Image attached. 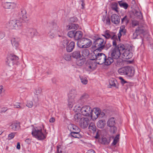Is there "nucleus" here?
Here are the masks:
<instances>
[{"label": "nucleus", "mask_w": 153, "mask_h": 153, "mask_svg": "<svg viewBox=\"0 0 153 153\" xmlns=\"http://www.w3.org/2000/svg\"><path fill=\"white\" fill-rule=\"evenodd\" d=\"M71 55H70L69 54L65 53L64 55L63 58L66 60L69 61L71 60Z\"/></svg>", "instance_id": "43"}, {"label": "nucleus", "mask_w": 153, "mask_h": 153, "mask_svg": "<svg viewBox=\"0 0 153 153\" xmlns=\"http://www.w3.org/2000/svg\"><path fill=\"white\" fill-rule=\"evenodd\" d=\"M19 126V123L16 122H13L10 126L11 128L14 131H16L18 128V127Z\"/></svg>", "instance_id": "36"}, {"label": "nucleus", "mask_w": 153, "mask_h": 153, "mask_svg": "<svg viewBox=\"0 0 153 153\" xmlns=\"http://www.w3.org/2000/svg\"><path fill=\"white\" fill-rule=\"evenodd\" d=\"M25 30L23 31L24 33L25 32L30 33L31 34L30 36L31 37H33V36L34 35V33L36 31L35 30L32 28H27Z\"/></svg>", "instance_id": "33"}, {"label": "nucleus", "mask_w": 153, "mask_h": 153, "mask_svg": "<svg viewBox=\"0 0 153 153\" xmlns=\"http://www.w3.org/2000/svg\"><path fill=\"white\" fill-rule=\"evenodd\" d=\"M100 131H97L96 133V135L95 136V138L96 139H98L100 137Z\"/></svg>", "instance_id": "63"}, {"label": "nucleus", "mask_w": 153, "mask_h": 153, "mask_svg": "<svg viewBox=\"0 0 153 153\" xmlns=\"http://www.w3.org/2000/svg\"><path fill=\"white\" fill-rule=\"evenodd\" d=\"M18 59V57L15 55L12 54L10 55L7 57L6 64L9 66H12Z\"/></svg>", "instance_id": "8"}, {"label": "nucleus", "mask_w": 153, "mask_h": 153, "mask_svg": "<svg viewBox=\"0 0 153 153\" xmlns=\"http://www.w3.org/2000/svg\"><path fill=\"white\" fill-rule=\"evenodd\" d=\"M111 22L115 24H118L120 22V20H111Z\"/></svg>", "instance_id": "60"}, {"label": "nucleus", "mask_w": 153, "mask_h": 153, "mask_svg": "<svg viewBox=\"0 0 153 153\" xmlns=\"http://www.w3.org/2000/svg\"><path fill=\"white\" fill-rule=\"evenodd\" d=\"M81 53L83 56L86 57L89 54V51L88 49H84L82 51Z\"/></svg>", "instance_id": "41"}, {"label": "nucleus", "mask_w": 153, "mask_h": 153, "mask_svg": "<svg viewBox=\"0 0 153 153\" xmlns=\"http://www.w3.org/2000/svg\"><path fill=\"white\" fill-rule=\"evenodd\" d=\"M85 60V58L80 57L77 60L76 64L79 66H81L84 63Z\"/></svg>", "instance_id": "31"}, {"label": "nucleus", "mask_w": 153, "mask_h": 153, "mask_svg": "<svg viewBox=\"0 0 153 153\" xmlns=\"http://www.w3.org/2000/svg\"><path fill=\"white\" fill-rule=\"evenodd\" d=\"M42 93V89L41 88L38 87L36 88L34 91L35 95L40 96V95Z\"/></svg>", "instance_id": "42"}, {"label": "nucleus", "mask_w": 153, "mask_h": 153, "mask_svg": "<svg viewBox=\"0 0 153 153\" xmlns=\"http://www.w3.org/2000/svg\"><path fill=\"white\" fill-rule=\"evenodd\" d=\"M67 29L68 30L70 29H75L78 27V25L74 23H72L67 26Z\"/></svg>", "instance_id": "34"}, {"label": "nucleus", "mask_w": 153, "mask_h": 153, "mask_svg": "<svg viewBox=\"0 0 153 153\" xmlns=\"http://www.w3.org/2000/svg\"><path fill=\"white\" fill-rule=\"evenodd\" d=\"M86 153H96L95 152L93 149H91L88 150Z\"/></svg>", "instance_id": "64"}, {"label": "nucleus", "mask_w": 153, "mask_h": 153, "mask_svg": "<svg viewBox=\"0 0 153 153\" xmlns=\"http://www.w3.org/2000/svg\"><path fill=\"white\" fill-rule=\"evenodd\" d=\"M5 90L3 86L2 85H0V96L2 97L3 96V93L4 92Z\"/></svg>", "instance_id": "53"}, {"label": "nucleus", "mask_w": 153, "mask_h": 153, "mask_svg": "<svg viewBox=\"0 0 153 153\" xmlns=\"http://www.w3.org/2000/svg\"><path fill=\"white\" fill-rule=\"evenodd\" d=\"M123 58L126 59H129L132 56V53L131 50L128 48L126 49L123 53Z\"/></svg>", "instance_id": "14"}, {"label": "nucleus", "mask_w": 153, "mask_h": 153, "mask_svg": "<svg viewBox=\"0 0 153 153\" xmlns=\"http://www.w3.org/2000/svg\"><path fill=\"white\" fill-rule=\"evenodd\" d=\"M89 123V120L88 118L82 117L79 124L81 128L84 129L87 127Z\"/></svg>", "instance_id": "10"}, {"label": "nucleus", "mask_w": 153, "mask_h": 153, "mask_svg": "<svg viewBox=\"0 0 153 153\" xmlns=\"http://www.w3.org/2000/svg\"><path fill=\"white\" fill-rule=\"evenodd\" d=\"M15 22L17 28L21 26L25 21L24 20H16Z\"/></svg>", "instance_id": "39"}, {"label": "nucleus", "mask_w": 153, "mask_h": 153, "mask_svg": "<svg viewBox=\"0 0 153 153\" xmlns=\"http://www.w3.org/2000/svg\"><path fill=\"white\" fill-rule=\"evenodd\" d=\"M56 153H64L61 146H57Z\"/></svg>", "instance_id": "50"}, {"label": "nucleus", "mask_w": 153, "mask_h": 153, "mask_svg": "<svg viewBox=\"0 0 153 153\" xmlns=\"http://www.w3.org/2000/svg\"><path fill=\"white\" fill-rule=\"evenodd\" d=\"M42 131V129L40 127H34L33 128L32 134L35 138L39 140H43L46 137Z\"/></svg>", "instance_id": "3"}, {"label": "nucleus", "mask_w": 153, "mask_h": 153, "mask_svg": "<svg viewBox=\"0 0 153 153\" xmlns=\"http://www.w3.org/2000/svg\"><path fill=\"white\" fill-rule=\"evenodd\" d=\"M99 141L102 144L108 145L110 143V139L109 138L102 137L100 139Z\"/></svg>", "instance_id": "24"}, {"label": "nucleus", "mask_w": 153, "mask_h": 153, "mask_svg": "<svg viewBox=\"0 0 153 153\" xmlns=\"http://www.w3.org/2000/svg\"><path fill=\"white\" fill-rule=\"evenodd\" d=\"M71 56L73 58L76 59H78L80 57H81L80 51H74L71 53Z\"/></svg>", "instance_id": "26"}, {"label": "nucleus", "mask_w": 153, "mask_h": 153, "mask_svg": "<svg viewBox=\"0 0 153 153\" xmlns=\"http://www.w3.org/2000/svg\"><path fill=\"white\" fill-rule=\"evenodd\" d=\"M120 54V52L115 48L111 51V56L114 59H117L119 58Z\"/></svg>", "instance_id": "11"}, {"label": "nucleus", "mask_w": 153, "mask_h": 153, "mask_svg": "<svg viewBox=\"0 0 153 153\" xmlns=\"http://www.w3.org/2000/svg\"><path fill=\"white\" fill-rule=\"evenodd\" d=\"M86 68L89 70L91 69H93L94 68L93 65L92 63L90 62L89 64H88L87 63L86 64Z\"/></svg>", "instance_id": "51"}, {"label": "nucleus", "mask_w": 153, "mask_h": 153, "mask_svg": "<svg viewBox=\"0 0 153 153\" xmlns=\"http://www.w3.org/2000/svg\"><path fill=\"white\" fill-rule=\"evenodd\" d=\"M16 134V133L15 132H12L9 134L8 137V140H10L13 139L14 137Z\"/></svg>", "instance_id": "54"}, {"label": "nucleus", "mask_w": 153, "mask_h": 153, "mask_svg": "<svg viewBox=\"0 0 153 153\" xmlns=\"http://www.w3.org/2000/svg\"><path fill=\"white\" fill-rule=\"evenodd\" d=\"M5 34L4 32L2 31H0V40L3 39L5 36Z\"/></svg>", "instance_id": "58"}, {"label": "nucleus", "mask_w": 153, "mask_h": 153, "mask_svg": "<svg viewBox=\"0 0 153 153\" xmlns=\"http://www.w3.org/2000/svg\"><path fill=\"white\" fill-rule=\"evenodd\" d=\"M99 111V108H96L95 109V110L94 111V113L92 112H91V114H90L91 118L93 120H95L98 117V115H99V112H98Z\"/></svg>", "instance_id": "23"}, {"label": "nucleus", "mask_w": 153, "mask_h": 153, "mask_svg": "<svg viewBox=\"0 0 153 153\" xmlns=\"http://www.w3.org/2000/svg\"><path fill=\"white\" fill-rule=\"evenodd\" d=\"M80 131V130H78V131H72L70 134L72 137L74 138H80L82 137L81 135L79 133Z\"/></svg>", "instance_id": "22"}, {"label": "nucleus", "mask_w": 153, "mask_h": 153, "mask_svg": "<svg viewBox=\"0 0 153 153\" xmlns=\"http://www.w3.org/2000/svg\"><path fill=\"white\" fill-rule=\"evenodd\" d=\"M94 47L96 50L101 51L105 47V42H104V39L99 38L97 39L94 42Z\"/></svg>", "instance_id": "5"}, {"label": "nucleus", "mask_w": 153, "mask_h": 153, "mask_svg": "<svg viewBox=\"0 0 153 153\" xmlns=\"http://www.w3.org/2000/svg\"><path fill=\"white\" fill-rule=\"evenodd\" d=\"M118 73L121 75H126L129 76H132L134 73L133 68L126 66L118 70Z\"/></svg>", "instance_id": "2"}, {"label": "nucleus", "mask_w": 153, "mask_h": 153, "mask_svg": "<svg viewBox=\"0 0 153 153\" xmlns=\"http://www.w3.org/2000/svg\"><path fill=\"white\" fill-rule=\"evenodd\" d=\"M115 124V119L114 117L110 118L108 120L107 123V126L110 127H113Z\"/></svg>", "instance_id": "27"}, {"label": "nucleus", "mask_w": 153, "mask_h": 153, "mask_svg": "<svg viewBox=\"0 0 153 153\" xmlns=\"http://www.w3.org/2000/svg\"><path fill=\"white\" fill-rule=\"evenodd\" d=\"M130 18L133 19H142L143 16L140 12L135 11L134 13V12L130 13Z\"/></svg>", "instance_id": "12"}, {"label": "nucleus", "mask_w": 153, "mask_h": 153, "mask_svg": "<svg viewBox=\"0 0 153 153\" xmlns=\"http://www.w3.org/2000/svg\"><path fill=\"white\" fill-rule=\"evenodd\" d=\"M145 30L144 28L142 25L138 26L133 33V37L134 39L139 38V37L143 38L144 35Z\"/></svg>", "instance_id": "6"}, {"label": "nucleus", "mask_w": 153, "mask_h": 153, "mask_svg": "<svg viewBox=\"0 0 153 153\" xmlns=\"http://www.w3.org/2000/svg\"><path fill=\"white\" fill-rule=\"evenodd\" d=\"M131 24L132 26L133 27H134L137 25H138L139 26L141 25L140 24V22L139 21H137V20H132V21Z\"/></svg>", "instance_id": "45"}, {"label": "nucleus", "mask_w": 153, "mask_h": 153, "mask_svg": "<svg viewBox=\"0 0 153 153\" xmlns=\"http://www.w3.org/2000/svg\"><path fill=\"white\" fill-rule=\"evenodd\" d=\"M39 99V96L37 95H34L33 97V100L34 101L35 103H37Z\"/></svg>", "instance_id": "44"}, {"label": "nucleus", "mask_w": 153, "mask_h": 153, "mask_svg": "<svg viewBox=\"0 0 153 153\" xmlns=\"http://www.w3.org/2000/svg\"><path fill=\"white\" fill-rule=\"evenodd\" d=\"M82 36V32L80 31H76L75 34L74 39L76 40H80Z\"/></svg>", "instance_id": "28"}, {"label": "nucleus", "mask_w": 153, "mask_h": 153, "mask_svg": "<svg viewBox=\"0 0 153 153\" xmlns=\"http://www.w3.org/2000/svg\"><path fill=\"white\" fill-rule=\"evenodd\" d=\"M103 22L108 25H110V20H103Z\"/></svg>", "instance_id": "62"}, {"label": "nucleus", "mask_w": 153, "mask_h": 153, "mask_svg": "<svg viewBox=\"0 0 153 153\" xmlns=\"http://www.w3.org/2000/svg\"><path fill=\"white\" fill-rule=\"evenodd\" d=\"M77 44L78 46L80 48H87L91 45L92 41L88 39L82 38L78 41Z\"/></svg>", "instance_id": "4"}, {"label": "nucleus", "mask_w": 153, "mask_h": 153, "mask_svg": "<svg viewBox=\"0 0 153 153\" xmlns=\"http://www.w3.org/2000/svg\"><path fill=\"white\" fill-rule=\"evenodd\" d=\"M109 83L111 86L113 87L116 88H119V84L116 80L114 78H111L109 80Z\"/></svg>", "instance_id": "17"}, {"label": "nucleus", "mask_w": 153, "mask_h": 153, "mask_svg": "<svg viewBox=\"0 0 153 153\" xmlns=\"http://www.w3.org/2000/svg\"><path fill=\"white\" fill-rule=\"evenodd\" d=\"M119 134H117L114 138L113 142L112 143L113 145H115L119 140Z\"/></svg>", "instance_id": "46"}, {"label": "nucleus", "mask_w": 153, "mask_h": 153, "mask_svg": "<svg viewBox=\"0 0 153 153\" xmlns=\"http://www.w3.org/2000/svg\"><path fill=\"white\" fill-rule=\"evenodd\" d=\"M80 78L81 82L83 84L86 85L87 84L88 81L86 78L82 77Z\"/></svg>", "instance_id": "48"}, {"label": "nucleus", "mask_w": 153, "mask_h": 153, "mask_svg": "<svg viewBox=\"0 0 153 153\" xmlns=\"http://www.w3.org/2000/svg\"><path fill=\"white\" fill-rule=\"evenodd\" d=\"M118 3L121 7H123L125 9H126L128 6L126 3L123 2V1H119Z\"/></svg>", "instance_id": "38"}, {"label": "nucleus", "mask_w": 153, "mask_h": 153, "mask_svg": "<svg viewBox=\"0 0 153 153\" xmlns=\"http://www.w3.org/2000/svg\"><path fill=\"white\" fill-rule=\"evenodd\" d=\"M111 19H120V18L117 15L114 14L111 16Z\"/></svg>", "instance_id": "55"}, {"label": "nucleus", "mask_w": 153, "mask_h": 153, "mask_svg": "<svg viewBox=\"0 0 153 153\" xmlns=\"http://www.w3.org/2000/svg\"><path fill=\"white\" fill-rule=\"evenodd\" d=\"M16 5L15 3L11 1H6L2 4L3 7L5 9H13L15 7Z\"/></svg>", "instance_id": "13"}, {"label": "nucleus", "mask_w": 153, "mask_h": 153, "mask_svg": "<svg viewBox=\"0 0 153 153\" xmlns=\"http://www.w3.org/2000/svg\"><path fill=\"white\" fill-rule=\"evenodd\" d=\"M119 79L121 81V82L123 84H126V85H130V83L127 82L126 81H125L122 77H119Z\"/></svg>", "instance_id": "47"}, {"label": "nucleus", "mask_w": 153, "mask_h": 153, "mask_svg": "<svg viewBox=\"0 0 153 153\" xmlns=\"http://www.w3.org/2000/svg\"><path fill=\"white\" fill-rule=\"evenodd\" d=\"M111 127V132H112L113 133H115L117 131V128L116 127L114 126L113 127Z\"/></svg>", "instance_id": "59"}, {"label": "nucleus", "mask_w": 153, "mask_h": 153, "mask_svg": "<svg viewBox=\"0 0 153 153\" xmlns=\"http://www.w3.org/2000/svg\"><path fill=\"white\" fill-rule=\"evenodd\" d=\"M16 20H10L7 25L8 27L10 29H16L17 28V25L15 22Z\"/></svg>", "instance_id": "19"}, {"label": "nucleus", "mask_w": 153, "mask_h": 153, "mask_svg": "<svg viewBox=\"0 0 153 153\" xmlns=\"http://www.w3.org/2000/svg\"><path fill=\"white\" fill-rule=\"evenodd\" d=\"M96 60L99 64H102L105 62L106 56L105 54L102 53H98L95 55Z\"/></svg>", "instance_id": "9"}, {"label": "nucleus", "mask_w": 153, "mask_h": 153, "mask_svg": "<svg viewBox=\"0 0 153 153\" xmlns=\"http://www.w3.org/2000/svg\"><path fill=\"white\" fill-rule=\"evenodd\" d=\"M79 105L78 106L79 107H75L76 108H79L78 110H80L81 113L82 115L85 116H90L91 112L93 111L92 108L91 107L88 105H85L82 108L80 107Z\"/></svg>", "instance_id": "7"}, {"label": "nucleus", "mask_w": 153, "mask_h": 153, "mask_svg": "<svg viewBox=\"0 0 153 153\" xmlns=\"http://www.w3.org/2000/svg\"><path fill=\"white\" fill-rule=\"evenodd\" d=\"M88 128L89 131L93 133H94L96 132L97 128L95 124L92 123H90L88 126Z\"/></svg>", "instance_id": "29"}, {"label": "nucleus", "mask_w": 153, "mask_h": 153, "mask_svg": "<svg viewBox=\"0 0 153 153\" xmlns=\"http://www.w3.org/2000/svg\"><path fill=\"white\" fill-rule=\"evenodd\" d=\"M77 92L75 89H71L68 94V104L69 108H72L75 105V107H79V105H82L88 97L86 94H83L79 98H77Z\"/></svg>", "instance_id": "1"}, {"label": "nucleus", "mask_w": 153, "mask_h": 153, "mask_svg": "<svg viewBox=\"0 0 153 153\" xmlns=\"http://www.w3.org/2000/svg\"><path fill=\"white\" fill-rule=\"evenodd\" d=\"M33 102L30 100L27 101L26 106L29 108H32L33 106Z\"/></svg>", "instance_id": "52"}, {"label": "nucleus", "mask_w": 153, "mask_h": 153, "mask_svg": "<svg viewBox=\"0 0 153 153\" xmlns=\"http://www.w3.org/2000/svg\"><path fill=\"white\" fill-rule=\"evenodd\" d=\"M82 118V115L80 113L76 114L74 116V119L75 122L78 123L81 121Z\"/></svg>", "instance_id": "32"}, {"label": "nucleus", "mask_w": 153, "mask_h": 153, "mask_svg": "<svg viewBox=\"0 0 153 153\" xmlns=\"http://www.w3.org/2000/svg\"><path fill=\"white\" fill-rule=\"evenodd\" d=\"M75 43L74 42H71L68 44L66 47V50L68 52H70L72 51L75 47Z\"/></svg>", "instance_id": "20"}, {"label": "nucleus", "mask_w": 153, "mask_h": 153, "mask_svg": "<svg viewBox=\"0 0 153 153\" xmlns=\"http://www.w3.org/2000/svg\"><path fill=\"white\" fill-rule=\"evenodd\" d=\"M98 112H99V115H99L98 117L99 118H102L105 115V114L104 112H101L99 108Z\"/></svg>", "instance_id": "57"}, {"label": "nucleus", "mask_w": 153, "mask_h": 153, "mask_svg": "<svg viewBox=\"0 0 153 153\" xmlns=\"http://www.w3.org/2000/svg\"><path fill=\"white\" fill-rule=\"evenodd\" d=\"M105 121L104 120H100L98 121L97 125V127L100 128H102L104 126Z\"/></svg>", "instance_id": "37"}, {"label": "nucleus", "mask_w": 153, "mask_h": 153, "mask_svg": "<svg viewBox=\"0 0 153 153\" xmlns=\"http://www.w3.org/2000/svg\"><path fill=\"white\" fill-rule=\"evenodd\" d=\"M68 40L66 39H65L62 40L60 44V46L62 48H65L68 43Z\"/></svg>", "instance_id": "30"}, {"label": "nucleus", "mask_w": 153, "mask_h": 153, "mask_svg": "<svg viewBox=\"0 0 153 153\" xmlns=\"http://www.w3.org/2000/svg\"><path fill=\"white\" fill-rule=\"evenodd\" d=\"M20 39L18 37H14L11 39V44L13 46L17 48L19 46Z\"/></svg>", "instance_id": "18"}, {"label": "nucleus", "mask_w": 153, "mask_h": 153, "mask_svg": "<svg viewBox=\"0 0 153 153\" xmlns=\"http://www.w3.org/2000/svg\"><path fill=\"white\" fill-rule=\"evenodd\" d=\"M68 128L70 129L71 131H73V130L77 131L78 130H80L77 126L72 124L69 125Z\"/></svg>", "instance_id": "40"}, {"label": "nucleus", "mask_w": 153, "mask_h": 153, "mask_svg": "<svg viewBox=\"0 0 153 153\" xmlns=\"http://www.w3.org/2000/svg\"><path fill=\"white\" fill-rule=\"evenodd\" d=\"M104 63L106 65H110L114 62V59L111 57L108 56V58L106 57L105 59V60Z\"/></svg>", "instance_id": "25"}, {"label": "nucleus", "mask_w": 153, "mask_h": 153, "mask_svg": "<svg viewBox=\"0 0 153 153\" xmlns=\"http://www.w3.org/2000/svg\"><path fill=\"white\" fill-rule=\"evenodd\" d=\"M126 33V30L125 29L124 25H122L120 28L119 32L118 34V36L119 39L120 40V38L122 35H124Z\"/></svg>", "instance_id": "21"}, {"label": "nucleus", "mask_w": 153, "mask_h": 153, "mask_svg": "<svg viewBox=\"0 0 153 153\" xmlns=\"http://www.w3.org/2000/svg\"><path fill=\"white\" fill-rule=\"evenodd\" d=\"M21 11L18 14V18L19 19H25L27 18L26 10L24 9H21Z\"/></svg>", "instance_id": "16"}, {"label": "nucleus", "mask_w": 153, "mask_h": 153, "mask_svg": "<svg viewBox=\"0 0 153 153\" xmlns=\"http://www.w3.org/2000/svg\"><path fill=\"white\" fill-rule=\"evenodd\" d=\"M114 48L119 50L120 52L121 53H122L121 52L124 50H125L126 49L124 45L122 44H118L117 46V47Z\"/></svg>", "instance_id": "35"}, {"label": "nucleus", "mask_w": 153, "mask_h": 153, "mask_svg": "<svg viewBox=\"0 0 153 153\" xmlns=\"http://www.w3.org/2000/svg\"><path fill=\"white\" fill-rule=\"evenodd\" d=\"M117 6V3H115L113 5V6H114V7H113L112 9L114 10H115L116 11H117V10L118 8Z\"/></svg>", "instance_id": "61"}, {"label": "nucleus", "mask_w": 153, "mask_h": 153, "mask_svg": "<svg viewBox=\"0 0 153 153\" xmlns=\"http://www.w3.org/2000/svg\"><path fill=\"white\" fill-rule=\"evenodd\" d=\"M19 103L16 102L15 103L13 106L15 108H20L21 109H23V108L20 105H19Z\"/></svg>", "instance_id": "56"}, {"label": "nucleus", "mask_w": 153, "mask_h": 153, "mask_svg": "<svg viewBox=\"0 0 153 153\" xmlns=\"http://www.w3.org/2000/svg\"><path fill=\"white\" fill-rule=\"evenodd\" d=\"M75 33L74 31H69L68 33V36L70 38L74 37V38Z\"/></svg>", "instance_id": "49"}, {"label": "nucleus", "mask_w": 153, "mask_h": 153, "mask_svg": "<svg viewBox=\"0 0 153 153\" xmlns=\"http://www.w3.org/2000/svg\"><path fill=\"white\" fill-rule=\"evenodd\" d=\"M104 34H102V35L105 37L106 39H109L111 38L112 39H117V36L115 35H114L112 36L111 35V33L109 30H107L104 32Z\"/></svg>", "instance_id": "15"}]
</instances>
